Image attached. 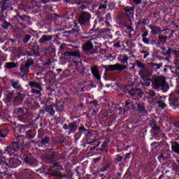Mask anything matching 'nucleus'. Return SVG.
<instances>
[{
  "label": "nucleus",
  "mask_w": 179,
  "mask_h": 179,
  "mask_svg": "<svg viewBox=\"0 0 179 179\" xmlns=\"http://www.w3.org/2000/svg\"><path fill=\"white\" fill-rule=\"evenodd\" d=\"M20 150L19 144L16 142H13L5 148L4 153H8L9 156H13V155H15L16 152H19Z\"/></svg>",
  "instance_id": "f257e3e1"
},
{
  "label": "nucleus",
  "mask_w": 179,
  "mask_h": 179,
  "mask_svg": "<svg viewBox=\"0 0 179 179\" xmlns=\"http://www.w3.org/2000/svg\"><path fill=\"white\" fill-rule=\"evenodd\" d=\"M152 86L154 89H160L166 86V78L164 76H158L152 80Z\"/></svg>",
  "instance_id": "f03ea898"
},
{
  "label": "nucleus",
  "mask_w": 179,
  "mask_h": 179,
  "mask_svg": "<svg viewBox=\"0 0 179 179\" xmlns=\"http://www.w3.org/2000/svg\"><path fill=\"white\" fill-rule=\"evenodd\" d=\"M52 169H56V170L53 171V172L52 173V176L53 177H60L61 178H66V175H62L59 173V170H64L62 165H61L59 162L53 163Z\"/></svg>",
  "instance_id": "7ed1b4c3"
},
{
  "label": "nucleus",
  "mask_w": 179,
  "mask_h": 179,
  "mask_svg": "<svg viewBox=\"0 0 179 179\" xmlns=\"http://www.w3.org/2000/svg\"><path fill=\"white\" fill-rule=\"evenodd\" d=\"M90 19H92L90 13L83 11L79 15L78 22L80 24L83 25L89 23V22H90Z\"/></svg>",
  "instance_id": "20e7f679"
},
{
  "label": "nucleus",
  "mask_w": 179,
  "mask_h": 179,
  "mask_svg": "<svg viewBox=\"0 0 179 179\" xmlns=\"http://www.w3.org/2000/svg\"><path fill=\"white\" fill-rule=\"evenodd\" d=\"M102 68H104V69L106 71H124V69H127V66L120 64H110V65H102Z\"/></svg>",
  "instance_id": "39448f33"
},
{
  "label": "nucleus",
  "mask_w": 179,
  "mask_h": 179,
  "mask_svg": "<svg viewBox=\"0 0 179 179\" xmlns=\"http://www.w3.org/2000/svg\"><path fill=\"white\" fill-rule=\"evenodd\" d=\"M3 154L0 151V173L1 174H6L8 171V164H6V157H3Z\"/></svg>",
  "instance_id": "423d86ee"
},
{
  "label": "nucleus",
  "mask_w": 179,
  "mask_h": 179,
  "mask_svg": "<svg viewBox=\"0 0 179 179\" xmlns=\"http://www.w3.org/2000/svg\"><path fill=\"white\" fill-rule=\"evenodd\" d=\"M139 75L144 82H150V71L147 69H143L139 71Z\"/></svg>",
  "instance_id": "0eeeda50"
},
{
  "label": "nucleus",
  "mask_w": 179,
  "mask_h": 179,
  "mask_svg": "<svg viewBox=\"0 0 179 179\" xmlns=\"http://www.w3.org/2000/svg\"><path fill=\"white\" fill-rule=\"evenodd\" d=\"M124 12L128 19H132L134 17V13H135V7H125Z\"/></svg>",
  "instance_id": "6e6552de"
},
{
  "label": "nucleus",
  "mask_w": 179,
  "mask_h": 179,
  "mask_svg": "<svg viewBox=\"0 0 179 179\" xmlns=\"http://www.w3.org/2000/svg\"><path fill=\"white\" fill-rule=\"evenodd\" d=\"M91 72L93 76L97 79V80H100L101 79V76L100 75V71L97 69V66H94L91 68Z\"/></svg>",
  "instance_id": "1a4fd4ad"
},
{
  "label": "nucleus",
  "mask_w": 179,
  "mask_h": 179,
  "mask_svg": "<svg viewBox=\"0 0 179 179\" xmlns=\"http://www.w3.org/2000/svg\"><path fill=\"white\" fill-rule=\"evenodd\" d=\"M52 40V36L51 35H43L42 37L39 39L38 43L41 44H44L48 41Z\"/></svg>",
  "instance_id": "9d476101"
},
{
  "label": "nucleus",
  "mask_w": 179,
  "mask_h": 179,
  "mask_svg": "<svg viewBox=\"0 0 179 179\" xmlns=\"http://www.w3.org/2000/svg\"><path fill=\"white\" fill-rule=\"evenodd\" d=\"M6 100L10 103V101H15V92H7L6 94Z\"/></svg>",
  "instance_id": "9b49d317"
},
{
  "label": "nucleus",
  "mask_w": 179,
  "mask_h": 179,
  "mask_svg": "<svg viewBox=\"0 0 179 179\" xmlns=\"http://www.w3.org/2000/svg\"><path fill=\"white\" fill-rule=\"evenodd\" d=\"M93 50V43L90 41H87L83 46V51L87 52Z\"/></svg>",
  "instance_id": "f8f14e48"
},
{
  "label": "nucleus",
  "mask_w": 179,
  "mask_h": 179,
  "mask_svg": "<svg viewBox=\"0 0 179 179\" xmlns=\"http://www.w3.org/2000/svg\"><path fill=\"white\" fill-rule=\"evenodd\" d=\"M148 27L149 29H150L152 34H159V33L162 32V29H160L159 27H156L150 24Z\"/></svg>",
  "instance_id": "ddd939ff"
},
{
  "label": "nucleus",
  "mask_w": 179,
  "mask_h": 179,
  "mask_svg": "<svg viewBox=\"0 0 179 179\" xmlns=\"http://www.w3.org/2000/svg\"><path fill=\"white\" fill-rule=\"evenodd\" d=\"M45 111L52 116L55 115V110H54V108L51 105L45 106Z\"/></svg>",
  "instance_id": "4468645a"
},
{
  "label": "nucleus",
  "mask_w": 179,
  "mask_h": 179,
  "mask_svg": "<svg viewBox=\"0 0 179 179\" xmlns=\"http://www.w3.org/2000/svg\"><path fill=\"white\" fill-rule=\"evenodd\" d=\"M22 176L25 178H29V179H31L34 177V176H33V173L29 171L28 169H24L22 172Z\"/></svg>",
  "instance_id": "2eb2a0df"
},
{
  "label": "nucleus",
  "mask_w": 179,
  "mask_h": 179,
  "mask_svg": "<svg viewBox=\"0 0 179 179\" xmlns=\"http://www.w3.org/2000/svg\"><path fill=\"white\" fill-rule=\"evenodd\" d=\"M29 85L31 87H35L36 89H39V90H41V83L31 81L29 82Z\"/></svg>",
  "instance_id": "dca6fc26"
},
{
  "label": "nucleus",
  "mask_w": 179,
  "mask_h": 179,
  "mask_svg": "<svg viewBox=\"0 0 179 179\" xmlns=\"http://www.w3.org/2000/svg\"><path fill=\"white\" fill-rule=\"evenodd\" d=\"M22 73H24V75H27L29 72L30 71V69L27 66H26L24 64H22L20 68Z\"/></svg>",
  "instance_id": "f3484780"
},
{
  "label": "nucleus",
  "mask_w": 179,
  "mask_h": 179,
  "mask_svg": "<svg viewBox=\"0 0 179 179\" xmlns=\"http://www.w3.org/2000/svg\"><path fill=\"white\" fill-rule=\"evenodd\" d=\"M55 106H56V110L57 111V113H62V111H64V103L57 102Z\"/></svg>",
  "instance_id": "a211bd4d"
},
{
  "label": "nucleus",
  "mask_w": 179,
  "mask_h": 179,
  "mask_svg": "<svg viewBox=\"0 0 179 179\" xmlns=\"http://www.w3.org/2000/svg\"><path fill=\"white\" fill-rule=\"evenodd\" d=\"M129 93L132 97H134V96H136L140 93H142V91L141 90V89H132L129 92Z\"/></svg>",
  "instance_id": "6ab92c4d"
},
{
  "label": "nucleus",
  "mask_w": 179,
  "mask_h": 179,
  "mask_svg": "<svg viewBox=\"0 0 179 179\" xmlns=\"http://www.w3.org/2000/svg\"><path fill=\"white\" fill-rule=\"evenodd\" d=\"M173 152L179 155V144L178 143H173L171 145Z\"/></svg>",
  "instance_id": "aec40b11"
},
{
  "label": "nucleus",
  "mask_w": 179,
  "mask_h": 179,
  "mask_svg": "<svg viewBox=\"0 0 179 179\" xmlns=\"http://www.w3.org/2000/svg\"><path fill=\"white\" fill-rule=\"evenodd\" d=\"M17 164V159L16 158H11L8 162V166L10 167H16Z\"/></svg>",
  "instance_id": "412c9836"
},
{
  "label": "nucleus",
  "mask_w": 179,
  "mask_h": 179,
  "mask_svg": "<svg viewBox=\"0 0 179 179\" xmlns=\"http://www.w3.org/2000/svg\"><path fill=\"white\" fill-rule=\"evenodd\" d=\"M150 124L152 129H155V131H159L160 129V127H159V126L157 125V122L155 120H151Z\"/></svg>",
  "instance_id": "4be33fe9"
},
{
  "label": "nucleus",
  "mask_w": 179,
  "mask_h": 179,
  "mask_svg": "<svg viewBox=\"0 0 179 179\" xmlns=\"http://www.w3.org/2000/svg\"><path fill=\"white\" fill-rule=\"evenodd\" d=\"M8 129H2L0 131V138H6V136H8Z\"/></svg>",
  "instance_id": "5701e85b"
},
{
  "label": "nucleus",
  "mask_w": 179,
  "mask_h": 179,
  "mask_svg": "<svg viewBox=\"0 0 179 179\" xmlns=\"http://www.w3.org/2000/svg\"><path fill=\"white\" fill-rule=\"evenodd\" d=\"M6 68H7V69H12L13 68H16V64L14 62L6 63Z\"/></svg>",
  "instance_id": "b1692460"
},
{
  "label": "nucleus",
  "mask_w": 179,
  "mask_h": 179,
  "mask_svg": "<svg viewBox=\"0 0 179 179\" xmlns=\"http://www.w3.org/2000/svg\"><path fill=\"white\" fill-rule=\"evenodd\" d=\"M69 129L70 131H71V132H75V131H76V129H78V126L75 124L71 123L69 125Z\"/></svg>",
  "instance_id": "393cba45"
},
{
  "label": "nucleus",
  "mask_w": 179,
  "mask_h": 179,
  "mask_svg": "<svg viewBox=\"0 0 179 179\" xmlns=\"http://www.w3.org/2000/svg\"><path fill=\"white\" fill-rule=\"evenodd\" d=\"M46 159L47 160H54V159H55V157H57V154L55 152H53L52 154H49L48 155H46Z\"/></svg>",
  "instance_id": "a878e982"
},
{
  "label": "nucleus",
  "mask_w": 179,
  "mask_h": 179,
  "mask_svg": "<svg viewBox=\"0 0 179 179\" xmlns=\"http://www.w3.org/2000/svg\"><path fill=\"white\" fill-rule=\"evenodd\" d=\"M169 100L170 104L174 105L176 104V103L178 101V98L176 96H171Z\"/></svg>",
  "instance_id": "bb28decb"
},
{
  "label": "nucleus",
  "mask_w": 179,
  "mask_h": 179,
  "mask_svg": "<svg viewBox=\"0 0 179 179\" xmlns=\"http://www.w3.org/2000/svg\"><path fill=\"white\" fill-rule=\"evenodd\" d=\"M33 64H34V62L33 61V59H29L26 61L25 63H24V65L30 68L31 66L33 65Z\"/></svg>",
  "instance_id": "cd10ccee"
},
{
  "label": "nucleus",
  "mask_w": 179,
  "mask_h": 179,
  "mask_svg": "<svg viewBox=\"0 0 179 179\" xmlns=\"http://www.w3.org/2000/svg\"><path fill=\"white\" fill-rule=\"evenodd\" d=\"M156 103L158 104V107H159V108H166V107H167V104L163 101H158Z\"/></svg>",
  "instance_id": "c85d7f7f"
},
{
  "label": "nucleus",
  "mask_w": 179,
  "mask_h": 179,
  "mask_svg": "<svg viewBox=\"0 0 179 179\" xmlns=\"http://www.w3.org/2000/svg\"><path fill=\"white\" fill-rule=\"evenodd\" d=\"M11 85L14 89H20V85H19V81H17V82L11 81Z\"/></svg>",
  "instance_id": "c756f323"
},
{
  "label": "nucleus",
  "mask_w": 179,
  "mask_h": 179,
  "mask_svg": "<svg viewBox=\"0 0 179 179\" xmlns=\"http://www.w3.org/2000/svg\"><path fill=\"white\" fill-rule=\"evenodd\" d=\"M30 38H31V36L29 35H25L22 39V41L24 44H26L27 43H29V41H30Z\"/></svg>",
  "instance_id": "7c9ffc66"
},
{
  "label": "nucleus",
  "mask_w": 179,
  "mask_h": 179,
  "mask_svg": "<svg viewBox=\"0 0 179 179\" xmlns=\"http://www.w3.org/2000/svg\"><path fill=\"white\" fill-rule=\"evenodd\" d=\"M24 99V96L20 94L15 97V101H19L20 103H22Z\"/></svg>",
  "instance_id": "2f4dec72"
},
{
  "label": "nucleus",
  "mask_w": 179,
  "mask_h": 179,
  "mask_svg": "<svg viewBox=\"0 0 179 179\" xmlns=\"http://www.w3.org/2000/svg\"><path fill=\"white\" fill-rule=\"evenodd\" d=\"M48 142H50V138L48 137H44L41 141L42 145H47Z\"/></svg>",
  "instance_id": "473e14b6"
},
{
  "label": "nucleus",
  "mask_w": 179,
  "mask_h": 179,
  "mask_svg": "<svg viewBox=\"0 0 179 179\" xmlns=\"http://www.w3.org/2000/svg\"><path fill=\"white\" fill-rule=\"evenodd\" d=\"M31 132H33V130H28L27 132V137L29 139H31L32 138H34V134H31Z\"/></svg>",
  "instance_id": "72a5a7b5"
},
{
  "label": "nucleus",
  "mask_w": 179,
  "mask_h": 179,
  "mask_svg": "<svg viewBox=\"0 0 179 179\" xmlns=\"http://www.w3.org/2000/svg\"><path fill=\"white\" fill-rule=\"evenodd\" d=\"M138 110L141 111V113H145V106L141 104H137Z\"/></svg>",
  "instance_id": "f704fd0d"
},
{
  "label": "nucleus",
  "mask_w": 179,
  "mask_h": 179,
  "mask_svg": "<svg viewBox=\"0 0 179 179\" xmlns=\"http://www.w3.org/2000/svg\"><path fill=\"white\" fill-rule=\"evenodd\" d=\"M72 57H78V58H80V53L79 51H73L72 52Z\"/></svg>",
  "instance_id": "c9c22d12"
},
{
  "label": "nucleus",
  "mask_w": 179,
  "mask_h": 179,
  "mask_svg": "<svg viewBox=\"0 0 179 179\" xmlns=\"http://www.w3.org/2000/svg\"><path fill=\"white\" fill-rule=\"evenodd\" d=\"M76 3H77V5H81L78 8L79 10H85V8H86V6H85L84 4H82V3H80V2H78Z\"/></svg>",
  "instance_id": "e433bc0d"
},
{
  "label": "nucleus",
  "mask_w": 179,
  "mask_h": 179,
  "mask_svg": "<svg viewBox=\"0 0 179 179\" xmlns=\"http://www.w3.org/2000/svg\"><path fill=\"white\" fill-rule=\"evenodd\" d=\"M129 104L131 106V108H134L135 107V106H136V104H138V103L137 102H136V103L128 102V101L126 102V106H129Z\"/></svg>",
  "instance_id": "4c0bfd02"
},
{
  "label": "nucleus",
  "mask_w": 179,
  "mask_h": 179,
  "mask_svg": "<svg viewBox=\"0 0 179 179\" xmlns=\"http://www.w3.org/2000/svg\"><path fill=\"white\" fill-rule=\"evenodd\" d=\"M23 160L25 163H27V164L30 163V158H29V156L27 155L23 156Z\"/></svg>",
  "instance_id": "58836bf2"
},
{
  "label": "nucleus",
  "mask_w": 179,
  "mask_h": 179,
  "mask_svg": "<svg viewBox=\"0 0 179 179\" xmlns=\"http://www.w3.org/2000/svg\"><path fill=\"white\" fill-rule=\"evenodd\" d=\"M10 26V23L8 22H6V21H4V22H3V27L4 29H8V27H9Z\"/></svg>",
  "instance_id": "ea45409f"
},
{
  "label": "nucleus",
  "mask_w": 179,
  "mask_h": 179,
  "mask_svg": "<svg viewBox=\"0 0 179 179\" xmlns=\"http://www.w3.org/2000/svg\"><path fill=\"white\" fill-rule=\"evenodd\" d=\"M128 59H129L128 56L124 55L123 58L121 59V62H123V64H124L125 62L126 63L128 62Z\"/></svg>",
  "instance_id": "a19ab883"
},
{
  "label": "nucleus",
  "mask_w": 179,
  "mask_h": 179,
  "mask_svg": "<svg viewBox=\"0 0 179 179\" xmlns=\"http://www.w3.org/2000/svg\"><path fill=\"white\" fill-rule=\"evenodd\" d=\"M159 160H166L167 159V157L164 155V153L161 154L159 157Z\"/></svg>",
  "instance_id": "79ce46f5"
},
{
  "label": "nucleus",
  "mask_w": 179,
  "mask_h": 179,
  "mask_svg": "<svg viewBox=\"0 0 179 179\" xmlns=\"http://www.w3.org/2000/svg\"><path fill=\"white\" fill-rule=\"evenodd\" d=\"M142 40L143 43H145V44H149V41H150V40L146 37H143Z\"/></svg>",
  "instance_id": "37998d69"
},
{
  "label": "nucleus",
  "mask_w": 179,
  "mask_h": 179,
  "mask_svg": "<svg viewBox=\"0 0 179 179\" xmlns=\"http://www.w3.org/2000/svg\"><path fill=\"white\" fill-rule=\"evenodd\" d=\"M162 64H156V63H152V66H157L156 69H160L162 68Z\"/></svg>",
  "instance_id": "c03bdc74"
},
{
  "label": "nucleus",
  "mask_w": 179,
  "mask_h": 179,
  "mask_svg": "<svg viewBox=\"0 0 179 179\" xmlns=\"http://www.w3.org/2000/svg\"><path fill=\"white\" fill-rule=\"evenodd\" d=\"M63 55L64 57H72V52H65Z\"/></svg>",
  "instance_id": "a18cd8bd"
},
{
  "label": "nucleus",
  "mask_w": 179,
  "mask_h": 179,
  "mask_svg": "<svg viewBox=\"0 0 179 179\" xmlns=\"http://www.w3.org/2000/svg\"><path fill=\"white\" fill-rule=\"evenodd\" d=\"M173 171H179V165H176L172 169Z\"/></svg>",
  "instance_id": "49530a36"
},
{
  "label": "nucleus",
  "mask_w": 179,
  "mask_h": 179,
  "mask_svg": "<svg viewBox=\"0 0 179 179\" xmlns=\"http://www.w3.org/2000/svg\"><path fill=\"white\" fill-rule=\"evenodd\" d=\"M116 162H122V157L120 155H117L115 157Z\"/></svg>",
  "instance_id": "de8ad7c7"
},
{
  "label": "nucleus",
  "mask_w": 179,
  "mask_h": 179,
  "mask_svg": "<svg viewBox=\"0 0 179 179\" xmlns=\"http://www.w3.org/2000/svg\"><path fill=\"white\" fill-rule=\"evenodd\" d=\"M148 94H149L150 96H151L152 97H155V96H156V93H155L154 91H150V92H148Z\"/></svg>",
  "instance_id": "09e8293b"
},
{
  "label": "nucleus",
  "mask_w": 179,
  "mask_h": 179,
  "mask_svg": "<svg viewBox=\"0 0 179 179\" xmlns=\"http://www.w3.org/2000/svg\"><path fill=\"white\" fill-rule=\"evenodd\" d=\"M149 34V31H145L143 34H141V37H146Z\"/></svg>",
  "instance_id": "8fccbe9b"
},
{
  "label": "nucleus",
  "mask_w": 179,
  "mask_h": 179,
  "mask_svg": "<svg viewBox=\"0 0 179 179\" xmlns=\"http://www.w3.org/2000/svg\"><path fill=\"white\" fill-rule=\"evenodd\" d=\"M31 93H36V94H40V90H36L35 89H32Z\"/></svg>",
  "instance_id": "3c124183"
},
{
  "label": "nucleus",
  "mask_w": 179,
  "mask_h": 179,
  "mask_svg": "<svg viewBox=\"0 0 179 179\" xmlns=\"http://www.w3.org/2000/svg\"><path fill=\"white\" fill-rule=\"evenodd\" d=\"M19 17H20L19 13H17V15H15L13 18H12V20H16V19L17 20H19Z\"/></svg>",
  "instance_id": "603ef678"
},
{
  "label": "nucleus",
  "mask_w": 179,
  "mask_h": 179,
  "mask_svg": "<svg viewBox=\"0 0 179 179\" xmlns=\"http://www.w3.org/2000/svg\"><path fill=\"white\" fill-rule=\"evenodd\" d=\"M25 106H27V107H30V99H27V101L25 103Z\"/></svg>",
  "instance_id": "864d4df0"
},
{
  "label": "nucleus",
  "mask_w": 179,
  "mask_h": 179,
  "mask_svg": "<svg viewBox=\"0 0 179 179\" xmlns=\"http://www.w3.org/2000/svg\"><path fill=\"white\" fill-rule=\"evenodd\" d=\"M137 66H138V68H145V64H143V63L142 62H139Z\"/></svg>",
  "instance_id": "5fc2aeb1"
},
{
  "label": "nucleus",
  "mask_w": 179,
  "mask_h": 179,
  "mask_svg": "<svg viewBox=\"0 0 179 179\" xmlns=\"http://www.w3.org/2000/svg\"><path fill=\"white\" fill-rule=\"evenodd\" d=\"M101 160V157H96L94 159V162L95 163H97V162H100Z\"/></svg>",
  "instance_id": "6e6d98bb"
},
{
  "label": "nucleus",
  "mask_w": 179,
  "mask_h": 179,
  "mask_svg": "<svg viewBox=\"0 0 179 179\" xmlns=\"http://www.w3.org/2000/svg\"><path fill=\"white\" fill-rule=\"evenodd\" d=\"M166 54L167 57H169V55H171V49L168 50Z\"/></svg>",
  "instance_id": "4d7b16f0"
},
{
  "label": "nucleus",
  "mask_w": 179,
  "mask_h": 179,
  "mask_svg": "<svg viewBox=\"0 0 179 179\" xmlns=\"http://www.w3.org/2000/svg\"><path fill=\"white\" fill-rule=\"evenodd\" d=\"M114 47L115 48H121V45L120 44V43H116L115 45H114Z\"/></svg>",
  "instance_id": "13d9d810"
},
{
  "label": "nucleus",
  "mask_w": 179,
  "mask_h": 179,
  "mask_svg": "<svg viewBox=\"0 0 179 179\" xmlns=\"http://www.w3.org/2000/svg\"><path fill=\"white\" fill-rule=\"evenodd\" d=\"M99 9H107V5H101L99 7Z\"/></svg>",
  "instance_id": "bf43d9fd"
},
{
  "label": "nucleus",
  "mask_w": 179,
  "mask_h": 179,
  "mask_svg": "<svg viewBox=\"0 0 179 179\" xmlns=\"http://www.w3.org/2000/svg\"><path fill=\"white\" fill-rule=\"evenodd\" d=\"M106 148H107V143L103 141L102 144V149L106 150Z\"/></svg>",
  "instance_id": "052dcab7"
},
{
  "label": "nucleus",
  "mask_w": 179,
  "mask_h": 179,
  "mask_svg": "<svg viewBox=\"0 0 179 179\" xmlns=\"http://www.w3.org/2000/svg\"><path fill=\"white\" fill-rule=\"evenodd\" d=\"M159 40H167V36H159Z\"/></svg>",
  "instance_id": "680f3d73"
},
{
  "label": "nucleus",
  "mask_w": 179,
  "mask_h": 179,
  "mask_svg": "<svg viewBox=\"0 0 179 179\" xmlns=\"http://www.w3.org/2000/svg\"><path fill=\"white\" fill-rule=\"evenodd\" d=\"M106 19H107V20H110L111 19V14L110 13L107 14Z\"/></svg>",
  "instance_id": "e2e57ef3"
},
{
  "label": "nucleus",
  "mask_w": 179,
  "mask_h": 179,
  "mask_svg": "<svg viewBox=\"0 0 179 179\" xmlns=\"http://www.w3.org/2000/svg\"><path fill=\"white\" fill-rule=\"evenodd\" d=\"M133 1L135 3H137V4L142 3V0H133Z\"/></svg>",
  "instance_id": "0e129e2a"
},
{
  "label": "nucleus",
  "mask_w": 179,
  "mask_h": 179,
  "mask_svg": "<svg viewBox=\"0 0 179 179\" xmlns=\"http://www.w3.org/2000/svg\"><path fill=\"white\" fill-rule=\"evenodd\" d=\"M80 131H87V129H85V127L80 126Z\"/></svg>",
  "instance_id": "69168bd1"
},
{
  "label": "nucleus",
  "mask_w": 179,
  "mask_h": 179,
  "mask_svg": "<svg viewBox=\"0 0 179 179\" xmlns=\"http://www.w3.org/2000/svg\"><path fill=\"white\" fill-rule=\"evenodd\" d=\"M148 57H149V52H145L144 53V56H143V58H148Z\"/></svg>",
  "instance_id": "338daca9"
},
{
  "label": "nucleus",
  "mask_w": 179,
  "mask_h": 179,
  "mask_svg": "<svg viewBox=\"0 0 179 179\" xmlns=\"http://www.w3.org/2000/svg\"><path fill=\"white\" fill-rule=\"evenodd\" d=\"M175 128H178L179 129V122H177L174 125Z\"/></svg>",
  "instance_id": "774afa93"
}]
</instances>
